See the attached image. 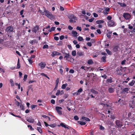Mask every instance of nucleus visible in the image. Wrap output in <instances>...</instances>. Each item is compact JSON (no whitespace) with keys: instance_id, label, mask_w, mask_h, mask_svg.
Listing matches in <instances>:
<instances>
[{"instance_id":"obj_20","label":"nucleus","mask_w":135,"mask_h":135,"mask_svg":"<svg viewBox=\"0 0 135 135\" xmlns=\"http://www.w3.org/2000/svg\"><path fill=\"white\" fill-rule=\"evenodd\" d=\"M83 90L81 88H80L79 89H78L77 91V92L76 93H75V94H76L77 95H79L80 94L78 93H79L83 91Z\"/></svg>"},{"instance_id":"obj_55","label":"nucleus","mask_w":135,"mask_h":135,"mask_svg":"<svg viewBox=\"0 0 135 135\" xmlns=\"http://www.w3.org/2000/svg\"><path fill=\"white\" fill-rule=\"evenodd\" d=\"M51 103L52 104H54L55 103V101L54 100L52 99L51 100Z\"/></svg>"},{"instance_id":"obj_11","label":"nucleus","mask_w":135,"mask_h":135,"mask_svg":"<svg viewBox=\"0 0 135 135\" xmlns=\"http://www.w3.org/2000/svg\"><path fill=\"white\" fill-rule=\"evenodd\" d=\"M68 18L70 19H73L75 20H76L77 19V17L73 14L70 15Z\"/></svg>"},{"instance_id":"obj_53","label":"nucleus","mask_w":135,"mask_h":135,"mask_svg":"<svg viewBox=\"0 0 135 135\" xmlns=\"http://www.w3.org/2000/svg\"><path fill=\"white\" fill-rule=\"evenodd\" d=\"M87 45L89 47H90L92 45L91 43L90 42H88L87 43Z\"/></svg>"},{"instance_id":"obj_32","label":"nucleus","mask_w":135,"mask_h":135,"mask_svg":"<svg viewBox=\"0 0 135 135\" xmlns=\"http://www.w3.org/2000/svg\"><path fill=\"white\" fill-rule=\"evenodd\" d=\"M37 130L40 133H42V131L41 127H37Z\"/></svg>"},{"instance_id":"obj_21","label":"nucleus","mask_w":135,"mask_h":135,"mask_svg":"<svg viewBox=\"0 0 135 135\" xmlns=\"http://www.w3.org/2000/svg\"><path fill=\"white\" fill-rule=\"evenodd\" d=\"M112 33V31H109L106 34L107 37L109 38H111V34Z\"/></svg>"},{"instance_id":"obj_17","label":"nucleus","mask_w":135,"mask_h":135,"mask_svg":"<svg viewBox=\"0 0 135 135\" xmlns=\"http://www.w3.org/2000/svg\"><path fill=\"white\" fill-rule=\"evenodd\" d=\"M60 125L62 127H64L65 128L69 129V128L68 126V125H66V126L64 123H61L60 124Z\"/></svg>"},{"instance_id":"obj_26","label":"nucleus","mask_w":135,"mask_h":135,"mask_svg":"<svg viewBox=\"0 0 135 135\" xmlns=\"http://www.w3.org/2000/svg\"><path fill=\"white\" fill-rule=\"evenodd\" d=\"M72 34H73L74 35V36L75 37H77V36H78L77 32L76 31H72Z\"/></svg>"},{"instance_id":"obj_37","label":"nucleus","mask_w":135,"mask_h":135,"mask_svg":"<svg viewBox=\"0 0 135 135\" xmlns=\"http://www.w3.org/2000/svg\"><path fill=\"white\" fill-rule=\"evenodd\" d=\"M76 51L75 50L73 51L72 52L71 54L72 55L74 56H75L76 55Z\"/></svg>"},{"instance_id":"obj_7","label":"nucleus","mask_w":135,"mask_h":135,"mask_svg":"<svg viewBox=\"0 0 135 135\" xmlns=\"http://www.w3.org/2000/svg\"><path fill=\"white\" fill-rule=\"evenodd\" d=\"M61 53L58 52L56 51H54L52 52V54H51V56L52 57H54L55 56L59 55H61Z\"/></svg>"},{"instance_id":"obj_57","label":"nucleus","mask_w":135,"mask_h":135,"mask_svg":"<svg viewBox=\"0 0 135 135\" xmlns=\"http://www.w3.org/2000/svg\"><path fill=\"white\" fill-rule=\"evenodd\" d=\"M64 36L63 35H61L60 37V40H62L64 38Z\"/></svg>"},{"instance_id":"obj_28","label":"nucleus","mask_w":135,"mask_h":135,"mask_svg":"<svg viewBox=\"0 0 135 135\" xmlns=\"http://www.w3.org/2000/svg\"><path fill=\"white\" fill-rule=\"evenodd\" d=\"M88 63L89 65H91L93 63V62L92 59H89L88 61Z\"/></svg>"},{"instance_id":"obj_34","label":"nucleus","mask_w":135,"mask_h":135,"mask_svg":"<svg viewBox=\"0 0 135 135\" xmlns=\"http://www.w3.org/2000/svg\"><path fill=\"white\" fill-rule=\"evenodd\" d=\"M67 85V84H63L62 85L61 88L62 89H65V88L66 87Z\"/></svg>"},{"instance_id":"obj_63","label":"nucleus","mask_w":135,"mask_h":135,"mask_svg":"<svg viewBox=\"0 0 135 135\" xmlns=\"http://www.w3.org/2000/svg\"><path fill=\"white\" fill-rule=\"evenodd\" d=\"M94 20V18H91L90 19H89L88 20V21L90 22H92Z\"/></svg>"},{"instance_id":"obj_61","label":"nucleus","mask_w":135,"mask_h":135,"mask_svg":"<svg viewBox=\"0 0 135 135\" xmlns=\"http://www.w3.org/2000/svg\"><path fill=\"white\" fill-rule=\"evenodd\" d=\"M101 76L104 79H106L107 78V76L105 74H104V75H102Z\"/></svg>"},{"instance_id":"obj_3","label":"nucleus","mask_w":135,"mask_h":135,"mask_svg":"<svg viewBox=\"0 0 135 135\" xmlns=\"http://www.w3.org/2000/svg\"><path fill=\"white\" fill-rule=\"evenodd\" d=\"M62 53L65 55L64 58H66V60H67L68 58H70V59L71 58V56L69 55V52L68 51L67 52H66L65 51H62Z\"/></svg>"},{"instance_id":"obj_19","label":"nucleus","mask_w":135,"mask_h":135,"mask_svg":"<svg viewBox=\"0 0 135 135\" xmlns=\"http://www.w3.org/2000/svg\"><path fill=\"white\" fill-rule=\"evenodd\" d=\"M129 88H124L122 90V92L123 93H128V91H129Z\"/></svg>"},{"instance_id":"obj_43","label":"nucleus","mask_w":135,"mask_h":135,"mask_svg":"<svg viewBox=\"0 0 135 135\" xmlns=\"http://www.w3.org/2000/svg\"><path fill=\"white\" fill-rule=\"evenodd\" d=\"M74 118L76 120H77L79 119V118L77 115L74 116Z\"/></svg>"},{"instance_id":"obj_36","label":"nucleus","mask_w":135,"mask_h":135,"mask_svg":"<svg viewBox=\"0 0 135 135\" xmlns=\"http://www.w3.org/2000/svg\"><path fill=\"white\" fill-rule=\"evenodd\" d=\"M118 4H119L120 6L122 7H124L126 6V5L125 3H121L120 2H118Z\"/></svg>"},{"instance_id":"obj_39","label":"nucleus","mask_w":135,"mask_h":135,"mask_svg":"<svg viewBox=\"0 0 135 135\" xmlns=\"http://www.w3.org/2000/svg\"><path fill=\"white\" fill-rule=\"evenodd\" d=\"M10 82L12 86H14V84L13 83V81L12 79H10Z\"/></svg>"},{"instance_id":"obj_22","label":"nucleus","mask_w":135,"mask_h":135,"mask_svg":"<svg viewBox=\"0 0 135 135\" xmlns=\"http://www.w3.org/2000/svg\"><path fill=\"white\" fill-rule=\"evenodd\" d=\"M96 22L98 24H100L103 23L104 22V21L103 20H98L96 21Z\"/></svg>"},{"instance_id":"obj_10","label":"nucleus","mask_w":135,"mask_h":135,"mask_svg":"<svg viewBox=\"0 0 135 135\" xmlns=\"http://www.w3.org/2000/svg\"><path fill=\"white\" fill-rule=\"evenodd\" d=\"M39 66H40L41 69H44L45 67L46 64L45 63L41 62L38 64Z\"/></svg>"},{"instance_id":"obj_15","label":"nucleus","mask_w":135,"mask_h":135,"mask_svg":"<svg viewBox=\"0 0 135 135\" xmlns=\"http://www.w3.org/2000/svg\"><path fill=\"white\" fill-rule=\"evenodd\" d=\"M116 71L117 74L119 75H121L122 73V70L120 68H118Z\"/></svg>"},{"instance_id":"obj_16","label":"nucleus","mask_w":135,"mask_h":135,"mask_svg":"<svg viewBox=\"0 0 135 135\" xmlns=\"http://www.w3.org/2000/svg\"><path fill=\"white\" fill-rule=\"evenodd\" d=\"M119 49V47L118 46H115L113 48V50L114 52L118 51Z\"/></svg>"},{"instance_id":"obj_4","label":"nucleus","mask_w":135,"mask_h":135,"mask_svg":"<svg viewBox=\"0 0 135 135\" xmlns=\"http://www.w3.org/2000/svg\"><path fill=\"white\" fill-rule=\"evenodd\" d=\"M123 16L126 20H128L131 17V15L127 13H123Z\"/></svg>"},{"instance_id":"obj_51","label":"nucleus","mask_w":135,"mask_h":135,"mask_svg":"<svg viewBox=\"0 0 135 135\" xmlns=\"http://www.w3.org/2000/svg\"><path fill=\"white\" fill-rule=\"evenodd\" d=\"M27 75L25 74L24 76L23 80L25 81L26 80V79L27 78Z\"/></svg>"},{"instance_id":"obj_2","label":"nucleus","mask_w":135,"mask_h":135,"mask_svg":"<svg viewBox=\"0 0 135 135\" xmlns=\"http://www.w3.org/2000/svg\"><path fill=\"white\" fill-rule=\"evenodd\" d=\"M45 13V15L51 19L53 18V16L51 13L49 11L45 10L44 11Z\"/></svg>"},{"instance_id":"obj_5","label":"nucleus","mask_w":135,"mask_h":135,"mask_svg":"<svg viewBox=\"0 0 135 135\" xmlns=\"http://www.w3.org/2000/svg\"><path fill=\"white\" fill-rule=\"evenodd\" d=\"M13 27L11 26H10L6 28L5 31L7 32L10 33L13 32Z\"/></svg>"},{"instance_id":"obj_29","label":"nucleus","mask_w":135,"mask_h":135,"mask_svg":"<svg viewBox=\"0 0 135 135\" xmlns=\"http://www.w3.org/2000/svg\"><path fill=\"white\" fill-rule=\"evenodd\" d=\"M106 51L107 53L109 55H111L112 54V52L110 51L109 50L106 49Z\"/></svg>"},{"instance_id":"obj_9","label":"nucleus","mask_w":135,"mask_h":135,"mask_svg":"<svg viewBox=\"0 0 135 135\" xmlns=\"http://www.w3.org/2000/svg\"><path fill=\"white\" fill-rule=\"evenodd\" d=\"M108 91L110 93H112L114 91V88L110 87H109L108 89Z\"/></svg>"},{"instance_id":"obj_8","label":"nucleus","mask_w":135,"mask_h":135,"mask_svg":"<svg viewBox=\"0 0 135 135\" xmlns=\"http://www.w3.org/2000/svg\"><path fill=\"white\" fill-rule=\"evenodd\" d=\"M39 29V27L38 25H36L33 27L32 30V31L33 32L36 33L37 31Z\"/></svg>"},{"instance_id":"obj_25","label":"nucleus","mask_w":135,"mask_h":135,"mask_svg":"<svg viewBox=\"0 0 135 135\" xmlns=\"http://www.w3.org/2000/svg\"><path fill=\"white\" fill-rule=\"evenodd\" d=\"M90 92L94 94H98V93L97 91L93 89L90 90Z\"/></svg>"},{"instance_id":"obj_50","label":"nucleus","mask_w":135,"mask_h":135,"mask_svg":"<svg viewBox=\"0 0 135 135\" xmlns=\"http://www.w3.org/2000/svg\"><path fill=\"white\" fill-rule=\"evenodd\" d=\"M16 105L17 106H19L20 105V103L17 101H16L15 102Z\"/></svg>"},{"instance_id":"obj_38","label":"nucleus","mask_w":135,"mask_h":135,"mask_svg":"<svg viewBox=\"0 0 135 135\" xmlns=\"http://www.w3.org/2000/svg\"><path fill=\"white\" fill-rule=\"evenodd\" d=\"M49 126L52 128H54L56 126V124L55 123H54L53 124H50L49 125Z\"/></svg>"},{"instance_id":"obj_47","label":"nucleus","mask_w":135,"mask_h":135,"mask_svg":"<svg viewBox=\"0 0 135 135\" xmlns=\"http://www.w3.org/2000/svg\"><path fill=\"white\" fill-rule=\"evenodd\" d=\"M28 127L30 128V129L31 130L33 131L34 130V129L30 125H28Z\"/></svg>"},{"instance_id":"obj_62","label":"nucleus","mask_w":135,"mask_h":135,"mask_svg":"<svg viewBox=\"0 0 135 135\" xmlns=\"http://www.w3.org/2000/svg\"><path fill=\"white\" fill-rule=\"evenodd\" d=\"M110 118L112 119H114L115 118V117L114 115H110Z\"/></svg>"},{"instance_id":"obj_35","label":"nucleus","mask_w":135,"mask_h":135,"mask_svg":"<svg viewBox=\"0 0 135 135\" xmlns=\"http://www.w3.org/2000/svg\"><path fill=\"white\" fill-rule=\"evenodd\" d=\"M77 54L79 56H82L84 55L83 52H79V51L77 52Z\"/></svg>"},{"instance_id":"obj_59","label":"nucleus","mask_w":135,"mask_h":135,"mask_svg":"<svg viewBox=\"0 0 135 135\" xmlns=\"http://www.w3.org/2000/svg\"><path fill=\"white\" fill-rule=\"evenodd\" d=\"M68 28L70 30H71L73 29V28L70 26L69 25L68 26Z\"/></svg>"},{"instance_id":"obj_60","label":"nucleus","mask_w":135,"mask_h":135,"mask_svg":"<svg viewBox=\"0 0 135 135\" xmlns=\"http://www.w3.org/2000/svg\"><path fill=\"white\" fill-rule=\"evenodd\" d=\"M54 39L56 41H58L59 40V38L58 37L55 36L54 37Z\"/></svg>"},{"instance_id":"obj_41","label":"nucleus","mask_w":135,"mask_h":135,"mask_svg":"<svg viewBox=\"0 0 135 135\" xmlns=\"http://www.w3.org/2000/svg\"><path fill=\"white\" fill-rule=\"evenodd\" d=\"M48 48L49 46L47 44L44 45L43 47V49H48Z\"/></svg>"},{"instance_id":"obj_64","label":"nucleus","mask_w":135,"mask_h":135,"mask_svg":"<svg viewBox=\"0 0 135 135\" xmlns=\"http://www.w3.org/2000/svg\"><path fill=\"white\" fill-rule=\"evenodd\" d=\"M131 32L133 33H135V27H134L133 29V30Z\"/></svg>"},{"instance_id":"obj_1","label":"nucleus","mask_w":135,"mask_h":135,"mask_svg":"<svg viewBox=\"0 0 135 135\" xmlns=\"http://www.w3.org/2000/svg\"><path fill=\"white\" fill-rule=\"evenodd\" d=\"M117 127V128H121L123 126V123L121 120H116L115 122Z\"/></svg>"},{"instance_id":"obj_46","label":"nucleus","mask_w":135,"mask_h":135,"mask_svg":"<svg viewBox=\"0 0 135 135\" xmlns=\"http://www.w3.org/2000/svg\"><path fill=\"white\" fill-rule=\"evenodd\" d=\"M37 106V105H32L31 106V107L32 109H33L35 107Z\"/></svg>"},{"instance_id":"obj_49","label":"nucleus","mask_w":135,"mask_h":135,"mask_svg":"<svg viewBox=\"0 0 135 135\" xmlns=\"http://www.w3.org/2000/svg\"><path fill=\"white\" fill-rule=\"evenodd\" d=\"M76 29L77 30H79L80 31H81V27H80L77 26L76 27Z\"/></svg>"},{"instance_id":"obj_44","label":"nucleus","mask_w":135,"mask_h":135,"mask_svg":"<svg viewBox=\"0 0 135 135\" xmlns=\"http://www.w3.org/2000/svg\"><path fill=\"white\" fill-rule=\"evenodd\" d=\"M60 94V91L59 90H57V92L56 94V96H58Z\"/></svg>"},{"instance_id":"obj_6","label":"nucleus","mask_w":135,"mask_h":135,"mask_svg":"<svg viewBox=\"0 0 135 135\" xmlns=\"http://www.w3.org/2000/svg\"><path fill=\"white\" fill-rule=\"evenodd\" d=\"M55 109L57 113L59 114L60 115L62 114V111L60 110H61L62 109V108L61 107L59 106H56L55 107Z\"/></svg>"},{"instance_id":"obj_30","label":"nucleus","mask_w":135,"mask_h":135,"mask_svg":"<svg viewBox=\"0 0 135 135\" xmlns=\"http://www.w3.org/2000/svg\"><path fill=\"white\" fill-rule=\"evenodd\" d=\"M20 68V62H19V59H18V62H17V66L16 68L17 69H19Z\"/></svg>"},{"instance_id":"obj_13","label":"nucleus","mask_w":135,"mask_h":135,"mask_svg":"<svg viewBox=\"0 0 135 135\" xmlns=\"http://www.w3.org/2000/svg\"><path fill=\"white\" fill-rule=\"evenodd\" d=\"M114 25V22L113 20L110 21L108 23V25L110 26H112Z\"/></svg>"},{"instance_id":"obj_56","label":"nucleus","mask_w":135,"mask_h":135,"mask_svg":"<svg viewBox=\"0 0 135 135\" xmlns=\"http://www.w3.org/2000/svg\"><path fill=\"white\" fill-rule=\"evenodd\" d=\"M93 15L95 17H98V14L95 13H93Z\"/></svg>"},{"instance_id":"obj_33","label":"nucleus","mask_w":135,"mask_h":135,"mask_svg":"<svg viewBox=\"0 0 135 135\" xmlns=\"http://www.w3.org/2000/svg\"><path fill=\"white\" fill-rule=\"evenodd\" d=\"M78 122L79 123V124L81 125H85L86 124L85 122L80 121H78Z\"/></svg>"},{"instance_id":"obj_45","label":"nucleus","mask_w":135,"mask_h":135,"mask_svg":"<svg viewBox=\"0 0 135 135\" xmlns=\"http://www.w3.org/2000/svg\"><path fill=\"white\" fill-rule=\"evenodd\" d=\"M100 129L101 130H102V131H103L104 130V129H105V128H104L102 126H101V125H100Z\"/></svg>"},{"instance_id":"obj_27","label":"nucleus","mask_w":135,"mask_h":135,"mask_svg":"<svg viewBox=\"0 0 135 135\" xmlns=\"http://www.w3.org/2000/svg\"><path fill=\"white\" fill-rule=\"evenodd\" d=\"M135 83V80H132L131 82L129 83V85L131 86H133Z\"/></svg>"},{"instance_id":"obj_52","label":"nucleus","mask_w":135,"mask_h":135,"mask_svg":"<svg viewBox=\"0 0 135 135\" xmlns=\"http://www.w3.org/2000/svg\"><path fill=\"white\" fill-rule=\"evenodd\" d=\"M128 28L131 30H132L133 28V26L131 25L130 24H129L128 25Z\"/></svg>"},{"instance_id":"obj_23","label":"nucleus","mask_w":135,"mask_h":135,"mask_svg":"<svg viewBox=\"0 0 135 135\" xmlns=\"http://www.w3.org/2000/svg\"><path fill=\"white\" fill-rule=\"evenodd\" d=\"M123 101L122 100L120 99L118 101H116L115 102V103H118V104H122V103H123Z\"/></svg>"},{"instance_id":"obj_58","label":"nucleus","mask_w":135,"mask_h":135,"mask_svg":"<svg viewBox=\"0 0 135 135\" xmlns=\"http://www.w3.org/2000/svg\"><path fill=\"white\" fill-rule=\"evenodd\" d=\"M28 61L31 64H32V63H33V61H32V60H31V59H28Z\"/></svg>"},{"instance_id":"obj_42","label":"nucleus","mask_w":135,"mask_h":135,"mask_svg":"<svg viewBox=\"0 0 135 135\" xmlns=\"http://www.w3.org/2000/svg\"><path fill=\"white\" fill-rule=\"evenodd\" d=\"M104 8L105 9V12H109L110 10V9L109 8L105 7Z\"/></svg>"},{"instance_id":"obj_18","label":"nucleus","mask_w":135,"mask_h":135,"mask_svg":"<svg viewBox=\"0 0 135 135\" xmlns=\"http://www.w3.org/2000/svg\"><path fill=\"white\" fill-rule=\"evenodd\" d=\"M107 58V57L105 56H103L101 58V60L102 61L104 62H105L106 61V59Z\"/></svg>"},{"instance_id":"obj_48","label":"nucleus","mask_w":135,"mask_h":135,"mask_svg":"<svg viewBox=\"0 0 135 135\" xmlns=\"http://www.w3.org/2000/svg\"><path fill=\"white\" fill-rule=\"evenodd\" d=\"M126 60L124 59L123 61H122L121 62V64L122 65H123L124 64H125V62H126Z\"/></svg>"},{"instance_id":"obj_54","label":"nucleus","mask_w":135,"mask_h":135,"mask_svg":"<svg viewBox=\"0 0 135 135\" xmlns=\"http://www.w3.org/2000/svg\"><path fill=\"white\" fill-rule=\"evenodd\" d=\"M74 72V71L73 69H70L69 71V72L71 73H73Z\"/></svg>"},{"instance_id":"obj_40","label":"nucleus","mask_w":135,"mask_h":135,"mask_svg":"<svg viewBox=\"0 0 135 135\" xmlns=\"http://www.w3.org/2000/svg\"><path fill=\"white\" fill-rule=\"evenodd\" d=\"M78 40L79 41H81L83 40V39L82 37L79 36L78 38Z\"/></svg>"},{"instance_id":"obj_14","label":"nucleus","mask_w":135,"mask_h":135,"mask_svg":"<svg viewBox=\"0 0 135 135\" xmlns=\"http://www.w3.org/2000/svg\"><path fill=\"white\" fill-rule=\"evenodd\" d=\"M106 82L107 83H111L113 82L112 78L110 77L109 78L107 79Z\"/></svg>"},{"instance_id":"obj_31","label":"nucleus","mask_w":135,"mask_h":135,"mask_svg":"<svg viewBox=\"0 0 135 135\" xmlns=\"http://www.w3.org/2000/svg\"><path fill=\"white\" fill-rule=\"evenodd\" d=\"M20 108H21V110H25V107L22 104H21L20 106Z\"/></svg>"},{"instance_id":"obj_12","label":"nucleus","mask_w":135,"mask_h":135,"mask_svg":"<svg viewBox=\"0 0 135 135\" xmlns=\"http://www.w3.org/2000/svg\"><path fill=\"white\" fill-rule=\"evenodd\" d=\"M26 120L27 121L30 123H33L34 122V119L32 117L27 118Z\"/></svg>"},{"instance_id":"obj_24","label":"nucleus","mask_w":135,"mask_h":135,"mask_svg":"<svg viewBox=\"0 0 135 135\" xmlns=\"http://www.w3.org/2000/svg\"><path fill=\"white\" fill-rule=\"evenodd\" d=\"M81 119L83 120H86V121H90V120L89 118L84 116L82 117Z\"/></svg>"}]
</instances>
